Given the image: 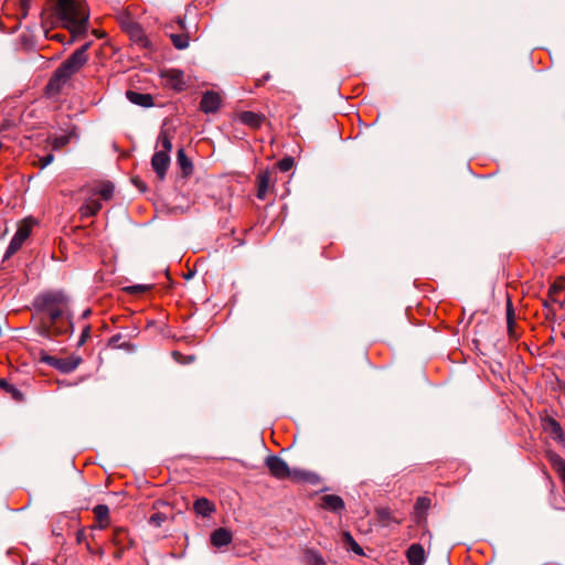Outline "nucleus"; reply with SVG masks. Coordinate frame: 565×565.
I'll return each instance as SVG.
<instances>
[{
  "label": "nucleus",
  "instance_id": "1",
  "mask_svg": "<svg viewBox=\"0 0 565 565\" xmlns=\"http://www.w3.org/2000/svg\"><path fill=\"white\" fill-rule=\"evenodd\" d=\"M41 313L40 333L44 337L66 334L72 322L66 316V297L60 291L40 295L34 302Z\"/></svg>",
  "mask_w": 565,
  "mask_h": 565
},
{
  "label": "nucleus",
  "instance_id": "2",
  "mask_svg": "<svg viewBox=\"0 0 565 565\" xmlns=\"http://www.w3.org/2000/svg\"><path fill=\"white\" fill-rule=\"evenodd\" d=\"M56 12L72 36L66 44L73 43L74 39L84 34L88 26V11L81 0H60L56 6Z\"/></svg>",
  "mask_w": 565,
  "mask_h": 565
},
{
  "label": "nucleus",
  "instance_id": "3",
  "mask_svg": "<svg viewBox=\"0 0 565 565\" xmlns=\"http://www.w3.org/2000/svg\"><path fill=\"white\" fill-rule=\"evenodd\" d=\"M90 43H85L77 49L67 60H65L55 72V78L66 81L73 74L78 72L83 65L87 62V50Z\"/></svg>",
  "mask_w": 565,
  "mask_h": 565
},
{
  "label": "nucleus",
  "instance_id": "4",
  "mask_svg": "<svg viewBox=\"0 0 565 565\" xmlns=\"http://www.w3.org/2000/svg\"><path fill=\"white\" fill-rule=\"evenodd\" d=\"M138 338L139 330L137 327H125L110 338L109 345L116 349H124L127 352H135L139 347Z\"/></svg>",
  "mask_w": 565,
  "mask_h": 565
},
{
  "label": "nucleus",
  "instance_id": "5",
  "mask_svg": "<svg viewBox=\"0 0 565 565\" xmlns=\"http://www.w3.org/2000/svg\"><path fill=\"white\" fill-rule=\"evenodd\" d=\"M117 21L124 32H126L132 43L141 44V28L135 15L128 10L120 12L117 17Z\"/></svg>",
  "mask_w": 565,
  "mask_h": 565
},
{
  "label": "nucleus",
  "instance_id": "6",
  "mask_svg": "<svg viewBox=\"0 0 565 565\" xmlns=\"http://www.w3.org/2000/svg\"><path fill=\"white\" fill-rule=\"evenodd\" d=\"M265 465L274 478L279 480L288 479L290 475V468L288 463L279 456H268L265 460Z\"/></svg>",
  "mask_w": 565,
  "mask_h": 565
},
{
  "label": "nucleus",
  "instance_id": "7",
  "mask_svg": "<svg viewBox=\"0 0 565 565\" xmlns=\"http://www.w3.org/2000/svg\"><path fill=\"white\" fill-rule=\"evenodd\" d=\"M31 233V227L26 224H23L18 227L14 236L12 237L7 252L4 254V259L10 258L12 255H14L24 244V242L28 239Z\"/></svg>",
  "mask_w": 565,
  "mask_h": 565
},
{
  "label": "nucleus",
  "instance_id": "8",
  "mask_svg": "<svg viewBox=\"0 0 565 565\" xmlns=\"http://www.w3.org/2000/svg\"><path fill=\"white\" fill-rule=\"evenodd\" d=\"M162 77L166 83L173 89L181 92L186 88V82L184 79V72L178 68H170L164 71Z\"/></svg>",
  "mask_w": 565,
  "mask_h": 565
},
{
  "label": "nucleus",
  "instance_id": "9",
  "mask_svg": "<svg viewBox=\"0 0 565 565\" xmlns=\"http://www.w3.org/2000/svg\"><path fill=\"white\" fill-rule=\"evenodd\" d=\"M221 97L217 93L207 90L203 94L200 109L205 114L216 113L221 106Z\"/></svg>",
  "mask_w": 565,
  "mask_h": 565
},
{
  "label": "nucleus",
  "instance_id": "10",
  "mask_svg": "<svg viewBox=\"0 0 565 565\" xmlns=\"http://www.w3.org/2000/svg\"><path fill=\"white\" fill-rule=\"evenodd\" d=\"M170 164V157L166 151H158L151 159V166L160 180H163Z\"/></svg>",
  "mask_w": 565,
  "mask_h": 565
},
{
  "label": "nucleus",
  "instance_id": "11",
  "mask_svg": "<svg viewBox=\"0 0 565 565\" xmlns=\"http://www.w3.org/2000/svg\"><path fill=\"white\" fill-rule=\"evenodd\" d=\"M431 501L426 497H419L416 500L414 507V520L419 526H423L427 522V513L430 508Z\"/></svg>",
  "mask_w": 565,
  "mask_h": 565
},
{
  "label": "nucleus",
  "instance_id": "12",
  "mask_svg": "<svg viewBox=\"0 0 565 565\" xmlns=\"http://www.w3.org/2000/svg\"><path fill=\"white\" fill-rule=\"evenodd\" d=\"M409 565H424L426 562V554L424 547L418 544H412L406 552Z\"/></svg>",
  "mask_w": 565,
  "mask_h": 565
},
{
  "label": "nucleus",
  "instance_id": "13",
  "mask_svg": "<svg viewBox=\"0 0 565 565\" xmlns=\"http://www.w3.org/2000/svg\"><path fill=\"white\" fill-rule=\"evenodd\" d=\"M233 539L232 532L225 527L216 529L211 534V544L215 547H223L231 544Z\"/></svg>",
  "mask_w": 565,
  "mask_h": 565
},
{
  "label": "nucleus",
  "instance_id": "14",
  "mask_svg": "<svg viewBox=\"0 0 565 565\" xmlns=\"http://www.w3.org/2000/svg\"><path fill=\"white\" fill-rule=\"evenodd\" d=\"M93 512L97 522L95 527L104 530L110 524L109 509L106 504H97Z\"/></svg>",
  "mask_w": 565,
  "mask_h": 565
},
{
  "label": "nucleus",
  "instance_id": "15",
  "mask_svg": "<svg viewBox=\"0 0 565 565\" xmlns=\"http://www.w3.org/2000/svg\"><path fill=\"white\" fill-rule=\"evenodd\" d=\"M322 508L338 512L344 509V501L337 494H327L322 497Z\"/></svg>",
  "mask_w": 565,
  "mask_h": 565
},
{
  "label": "nucleus",
  "instance_id": "16",
  "mask_svg": "<svg viewBox=\"0 0 565 565\" xmlns=\"http://www.w3.org/2000/svg\"><path fill=\"white\" fill-rule=\"evenodd\" d=\"M239 119L243 124L252 128H258L265 121V116L254 111H243Z\"/></svg>",
  "mask_w": 565,
  "mask_h": 565
},
{
  "label": "nucleus",
  "instance_id": "17",
  "mask_svg": "<svg viewBox=\"0 0 565 565\" xmlns=\"http://www.w3.org/2000/svg\"><path fill=\"white\" fill-rule=\"evenodd\" d=\"M193 508L196 514L202 516H210L215 511L214 504L206 498L195 500Z\"/></svg>",
  "mask_w": 565,
  "mask_h": 565
},
{
  "label": "nucleus",
  "instance_id": "18",
  "mask_svg": "<svg viewBox=\"0 0 565 565\" xmlns=\"http://www.w3.org/2000/svg\"><path fill=\"white\" fill-rule=\"evenodd\" d=\"M81 359L77 356H68L58 359V363L56 365V370L63 373H70L74 371L81 363Z\"/></svg>",
  "mask_w": 565,
  "mask_h": 565
},
{
  "label": "nucleus",
  "instance_id": "19",
  "mask_svg": "<svg viewBox=\"0 0 565 565\" xmlns=\"http://www.w3.org/2000/svg\"><path fill=\"white\" fill-rule=\"evenodd\" d=\"M177 163L181 168L184 177L193 172V164L190 158L185 154L184 149H179L177 152Z\"/></svg>",
  "mask_w": 565,
  "mask_h": 565
},
{
  "label": "nucleus",
  "instance_id": "20",
  "mask_svg": "<svg viewBox=\"0 0 565 565\" xmlns=\"http://www.w3.org/2000/svg\"><path fill=\"white\" fill-rule=\"evenodd\" d=\"M102 209L99 201L95 199L87 200L79 209L82 217H90L96 215Z\"/></svg>",
  "mask_w": 565,
  "mask_h": 565
},
{
  "label": "nucleus",
  "instance_id": "21",
  "mask_svg": "<svg viewBox=\"0 0 565 565\" xmlns=\"http://www.w3.org/2000/svg\"><path fill=\"white\" fill-rule=\"evenodd\" d=\"M270 183V174L268 171H264L258 175V189H257V198L259 200H264L266 198L268 186Z\"/></svg>",
  "mask_w": 565,
  "mask_h": 565
},
{
  "label": "nucleus",
  "instance_id": "22",
  "mask_svg": "<svg viewBox=\"0 0 565 565\" xmlns=\"http://www.w3.org/2000/svg\"><path fill=\"white\" fill-rule=\"evenodd\" d=\"M552 467L557 471L558 476H565V460L557 454L552 452L548 455Z\"/></svg>",
  "mask_w": 565,
  "mask_h": 565
},
{
  "label": "nucleus",
  "instance_id": "23",
  "mask_svg": "<svg viewBox=\"0 0 565 565\" xmlns=\"http://www.w3.org/2000/svg\"><path fill=\"white\" fill-rule=\"evenodd\" d=\"M0 387L9 393L13 399L20 402L23 399V394L11 383L4 379H0Z\"/></svg>",
  "mask_w": 565,
  "mask_h": 565
},
{
  "label": "nucleus",
  "instance_id": "24",
  "mask_svg": "<svg viewBox=\"0 0 565 565\" xmlns=\"http://www.w3.org/2000/svg\"><path fill=\"white\" fill-rule=\"evenodd\" d=\"M306 565H326L323 557L315 550H307L305 552Z\"/></svg>",
  "mask_w": 565,
  "mask_h": 565
},
{
  "label": "nucleus",
  "instance_id": "25",
  "mask_svg": "<svg viewBox=\"0 0 565 565\" xmlns=\"http://www.w3.org/2000/svg\"><path fill=\"white\" fill-rule=\"evenodd\" d=\"M376 513L379 516V521L383 525H388L392 522L397 523V524L399 523V521L397 519L392 516V513H391L390 509H387V508H381L376 511Z\"/></svg>",
  "mask_w": 565,
  "mask_h": 565
},
{
  "label": "nucleus",
  "instance_id": "26",
  "mask_svg": "<svg viewBox=\"0 0 565 565\" xmlns=\"http://www.w3.org/2000/svg\"><path fill=\"white\" fill-rule=\"evenodd\" d=\"M344 542L348 544L349 548L353 551L356 555H364L363 548L356 543L353 536L349 532L343 533Z\"/></svg>",
  "mask_w": 565,
  "mask_h": 565
},
{
  "label": "nucleus",
  "instance_id": "27",
  "mask_svg": "<svg viewBox=\"0 0 565 565\" xmlns=\"http://www.w3.org/2000/svg\"><path fill=\"white\" fill-rule=\"evenodd\" d=\"M171 41L175 49L184 50L189 46V38L181 34H171Z\"/></svg>",
  "mask_w": 565,
  "mask_h": 565
},
{
  "label": "nucleus",
  "instance_id": "28",
  "mask_svg": "<svg viewBox=\"0 0 565 565\" xmlns=\"http://www.w3.org/2000/svg\"><path fill=\"white\" fill-rule=\"evenodd\" d=\"M97 193L104 199L109 200L114 194V185L109 182L100 184Z\"/></svg>",
  "mask_w": 565,
  "mask_h": 565
},
{
  "label": "nucleus",
  "instance_id": "29",
  "mask_svg": "<svg viewBox=\"0 0 565 565\" xmlns=\"http://www.w3.org/2000/svg\"><path fill=\"white\" fill-rule=\"evenodd\" d=\"M545 429L548 430L553 436L556 433H559L563 428L558 422L550 417L545 422Z\"/></svg>",
  "mask_w": 565,
  "mask_h": 565
},
{
  "label": "nucleus",
  "instance_id": "30",
  "mask_svg": "<svg viewBox=\"0 0 565 565\" xmlns=\"http://www.w3.org/2000/svg\"><path fill=\"white\" fill-rule=\"evenodd\" d=\"M70 142V136H60L51 139V146L53 149H60Z\"/></svg>",
  "mask_w": 565,
  "mask_h": 565
},
{
  "label": "nucleus",
  "instance_id": "31",
  "mask_svg": "<svg viewBox=\"0 0 565 565\" xmlns=\"http://www.w3.org/2000/svg\"><path fill=\"white\" fill-rule=\"evenodd\" d=\"M294 166V158L286 157L278 162V168L282 172L289 171Z\"/></svg>",
  "mask_w": 565,
  "mask_h": 565
},
{
  "label": "nucleus",
  "instance_id": "32",
  "mask_svg": "<svg viewBox=\"0 0 565 565\" xmlns=\"http://www.w3.org/2000/svg\"><path fill=\"white\" fill-rule=\"evenodd\" d=\"M306 473H307L306 470L290 469V475H289L288 479H292L295 481H302Z\"/></svg>",
  "mask_w": 565,
  "mask_h": 565
},
{
  "label": "nucleus",
  "instance_id": "33",
  "mask_svg": "<svg viewBox=\"0 0 565 565\" xmlns=\"http://www.w3.org/2000/svg\"><path fill=\"white\" fill-rule=\"evenodd\" d=\"M126 95L131 103L136 105H141V93L135 90H127Z\"/></svg>",
  "mask_w": 565,
  "mask_h": 565
},
{
  "label": "nucleus",
  "instance_id": "34",
  "mask_svg": "<svg viewBox=\"0 0 565 565\" xmlns=\"http://www.w3.org/2000/svg\"><path fill=\"white\" fill-rule=\"evenodd\" d=\"M166 520V515L162 513H154L149 519V524L154 526H160L161 523Z\"/></svg>",
  "mask_w": 565,
  "mask_h": 565
},
{
  "label": "nucleus",
  "instance_id": "35",
  "mask_svg": "<svg viewBox=\"0 0 565 565\" xmlns=\"http://www.w3.org/2000/svg\"><path fill=\"white\" fill-rule=\"evenodd\" d=\"M302 481L311 483V484H317L320 481V477L315 472L307 471Z\"/></svg>",
  "mask_w": 565,
  "mask_h": 565
},
{
  "label": "nucleus",
  "instance_id": "36",
  "mask_svg": "<svg viewBox=\"0 0 565 565\" xmlns=\"http://www.w3.org/2000/svg\"><path fill=\"white\" fill-rule=\"evenodd\" d=\"M175 360L179 362V363H182V364H190L194 361V355H186V356H183L181 355L180 353L178 352H174L173 353Z\"/></svg>",
  "mask_w": 565,
  "mask_h": 565
},
{
  "label": "nucleus",
  "instance_id": "37",
  "mask_svg": "<svg viewBox=\"0 0 565 565\" xmlns=\"http://www.w3.org/2000/svg\"><path fill=\"white\" fill-rule=\"evenodd\" d=\"M41 361L56 369V365L58 363V358L47 355V354H42Z\"/></svg>",
  "mask_w": 565,
  "mask_h": 565
},
{
  "label": "nucleus",
  "instance_id": "38",
  "mask_svg": "<svg viewBox=\"0 0 565 565\" xmlns=\"http://www.w3.org/2000/svg\"><path fill=\"white\" fill-rule=\"evenodd\" d=\"M53 160H54V156L53 154L44 156V157L40 158L39 166H40L41 169H44L45 167L51 164L53 162Z\"/></svg>",
  "mask_w": 565,
  "mask_h": 565
},
{
  "label": "nucleus",
  "instance_id": "39",
  "mask_svg": "<svg viewBox=\"0 0 565 565\" xmlns=\"http://www.w3.org/2000/svg\"><path fill=\"white\" fill-rule=\"evenodd\" d=\"M513 316H514V312H513L512 303H511L510 299H508V303H507V321H508L509 327H511V324H512Z\"/></svg>",
  "mask_w": 565,
  "mask_h": 565
},
{
  "label": "nucleus",
  "instance_id": "40",
  "mask_svg": "<svg viewBox=\"0 0 565 565\" xmlns=\"http://www.w3.org/2000/svg\"><path fill=\"white\" fill-rule=\"evenodd\" d=\"M89 332H90V328L89 326H85L83 331H82V334H81V338H79V341H78V344L82 345L86 342V340L88 339L89 337Z\"/></svg>",
  "mask_w": 565,
  "mask_h": 565
},
{
  "label": "nucleus",
  "instance_id": "41",
  "mask_svg": "<svg viewBox=\"0 0 565 565\" xmlns=\"http://www.w3.org/2000/svg\"><path fill=\"white\" fill-rule=\"evenodd\" d=\"M46 38L50 39V40H54V41H58V42H64L65 35L61 34V33L50 34V32L46 31Z\"/></svg>",
  "mask_w": 565,
  "mask_h": 565
},
{
  "label": "nucleus",
  "instance_id": "42",
  "mask_svg": "<svg viewBox=\"0 0 565 565\" xmlns=\"http://www.w3.org/2000/svg\"><path fill=\"white\" fill-rule=\"evenodd\" d=\"M153 106V98L150 94H143V108H150Z\"/></svg>",
  "mask_w": 565,
  "mask_h": 565
},
{
  "label": "nucleus",
  "instance_id": "43",
  "mask_svg": "<svg viewBox=\"0 0 565 565\" xmlns=\"http://www.w3.org/2000/svg\"><path fill=\"white\" fill-rule=\"evenodd\" d=\"M162 146H163L162 151H166L169 154V151H171V149H172V143L167 136L162 137Z\"/></svg>",
  "mask_w": 565,
  "mask_h": 565
},
{
  "label": "nucleus",
  "instance_id": "44",
  "mask_svg": "<svg viewBox=\"0 0 565 565\" xmlns=\"http://www.w3.org/2000/svg\"><path fill=\"white\" fill-rule=\"evenodd\" d=\"M157 324V321L154 319H148L147 320V329H150ZM164 327L163 320L158 321V329H162Z\"/></svg>",
  "mask_w": 565,
  "mask_h": 565
},
{
  "label": "nucleus",
  "instance_id": "45",
  "mask_svg": "<svg viewBox=\"0 0 565 565\" xmlns=\"http://www.w3.org/2000/svg\"><path fill=\"white\" fill-rule=\"evenodd\" d=\"M552 437L557 443L565 445V436H564L563 429L559 433H556L555 435H553Z\"/></svg>",
  "mask_w": 565,
  "mask_h": 565
},
{
  "label": "nucleus",
  "instance_id": "46",
  "mask_svg": "<svg viewBox=\"0 0 565 565\" xmlns=\"http://www.w3.org/2000/svg\"><path fill=\"white\" fill-rule=\"evenodd\" d=\"M20 7L23 15H25L30 8V0H20Z\"/></svg>",
  "mask_w": 565,
  "mask_h": 565
},
{
  "label": "nucleus",
  "instance_id": "47",
  "mask_svg": "<svg viewBox=\"0 0 565 565\" xmlns=\"http://www.w3.org/2000/svg\"><path fill=\"white\" fill-rule=\"evenodd\" d=\"M125 290H127L130 294H136V292L141 291V285L130 286V287L125 288Z\"/></svg>",
  "mask_w": 565,
  "mask_h": 565
},
{
  "label": "nucleus",
  "instance_id": "48",
  "mask_svg": "<svg viewBox=\"0 0 565 565\" xmlns=\"http://www.w3.org/2000/svg\"><path fill=\"white\" fill-rule=\"evenodd\" d=\"M142 45H143V50H145V49H148V47H149V45H150V42H149V40H148L146 36H143Z\"/></svg>",
  "mask_w": 565,
  "mask_h": 565
},
{
  "label": "nucleus",
  "instance_id": "49",
  "mask_svg": "<svg viewBox=\"0 0 565 565\" xmlns=\"http://www.w3.org/2000/svg\"><path fill=\"white\" fill-rule=\"evenodd\" d=\"M131 180H132V182H134L137 186H139V179H138V177H132V179H131Z\"/></svg>",
  "mask_w": 565,
  "mask_h": 565
},
{
  "label": "nucleus",
  "instance_id": "50",
  "mask_svg": "<svg viewBox=\"0 0 565 565\" xmlns=\"http://www.w3.org/2000/svg\"><path fill=\"white\" fill-rule=\"evenodd\" d=\"M149 288H150V286L143 285V287H142L143 294H145Z\"/></svg>",
  "mask_w": 565,
  "mask_h": 565
}]
</instances>
